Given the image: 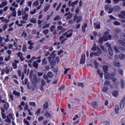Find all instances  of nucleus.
I'll return each mask as SVG.
<instances>
[{
	"label": "nucleus",
	"instance_id": "7",
	"mask_svg": "<svg viewBox=\"0 0 125 125\" xmlns=\"http://www.w3.org/2000/svg\"><path fill=\"white\" fill-rule=\"evenodd\" d=\"M55 52H56V51L54 50L52 52V53H51L50 54V56L47 57L49 62H50V61L51 60L52 58V59H54V58H55V57H56V55L55 54Z\"/></svg>",
	"mask_w": 125,
	"mask_h": 125
},
{
	"label": "nucleus",
	"instance_id": "45",
	"mask_svg": "<svg viewBox=\"0 0 125 125\" xmlns=\"http://www.w3.org/2000/svg\"><path fill=\"white\" fill-rule=\"evenodd\" d=\"M20 59L21 62H23L25 60V58L23 57V53H21V56L20 57Z\"/></svg>",
	"mask_w": 125,
	"mask_h": 125
},
{
	"label": "nucleus",
	"instance_id": "39",
	"mask_svg": "<svg viewBox=\"0 0 125 125\" xmlns=\"http://www.w3.org/2000/svg\"><path fill=\"white\" fill-rule=\"evenodd\" d=\"M43 108L44 109H47L48 108V103L45 102V103L43 105Z\"/></svg>",
	"mask_w": 125,
	"mask_h": 125
},
{
	"label": "nucleus",
	"instance_id": "28",
	"mask_svg": "<svg viewBox=\"0 0 125 125\" xmlns=\"http://www.w3.org/2000/svg\"><path fill=\"white\" fill-rule=\"evenodd\" d=\"M119 58L121 60H124V59H125V55L124 54L121 53L119 55Z\"/></svg>",
	"mask_w": 125,
	"mask_h": 125
},
{
	"label": "nucleus",
	"instance_id": "48",
	"mask_svg": "<svg viewBox=\"0 0 125 125\" xmlns=\"http://www.w3.org/2000/svg\"><path fill=\"white\" fill-rule=\"evenodd\" d=\"M98 106V104H97V102H94L92 104V107L93 108H96Z\"/></svg>",
	"mask_w": 125,
	"mask_h": 125
},
{
	"label": "nucleus",
	"instance_id": "31",
	"mask_svg": "<svg viewBox=\"0 0 125 125\" xmlns=\"http://www.w3.org/2000/svg\"><path fill=\"white\" fill-rule=\"evenodd\" d=\"M47 77L49 78H52L53 77V73L51 71H49L47 74Z\"/></svg>",
	"mask_w": 125,
	"mask_h": 125
},
{
	"label": "nucleus",
	"instance_id": "51",
	"mask_svg": "<svg viewBox=\"0 0 125 125\" xmlns=\"http://www.w3.org/2000/svg\"><path fill=\"white\" fill-rule=\"evenodd\" d=\"M111 8V5H106L104 7L105 10H109Z\"/></svg>",
	"mask_w": 125,
	"mask_h": 125
},
{
	"label": "nucleus",
	"instance_id": "14",
	"mask_svg": "<svg viewBox=\"0 0 125 125\" xmlns=\"http://www.w3.org/2000/svg\"><path fill=\"white\" fill-rule=\"evenodd\" d=\"M86 28H87V23H84L82 27V31L83 33H84L86 30Z\"/></svg>",
	"mask_w": 125,
	"mask_h": 125
},
{
	"label": "nucleus",
	"instance_id": "50",
	"mask_svg": "<svg viewBox=\"0 0 125 125\" xmlns=\"http://www.w3.org/2000/svg\"><path fill=\"white\" fill-rule=\"evenodd\" d=\"M108 87L104 86L103 88L102 91H103V92H107V91H108Z\"/></svg>",
	"mask_w": 125,
	"mask_h": 125
},
{
	"label": "nucleus",
	"instance_id": "54",
	"mask_svg": "<svg viewBox=\"0 0 125 125\" xmlns=\"http://www.w3.org/2000/svg\"><path fill=\"white\" fill-rule=\"evenodd\" d=\"M4 60L6 62L9 61L10 60V56H7V57H5Z\"/></svg>",
	"mask_w": 125,
	"mask_h": 125
},
{
	"label": "nucleus",
	"instance_id": "16",
	"mask_svg": "<svg viewBox=\"0 0 125 125\" xmlns=\"http://www.w3.org/2000/svg\"><path fill=\"white\" fill-rule=\"evenodd\" d=\"M94 28H96V29H100L101 28V23L100 22L97 23V22L94 23Z\"/></svg>",
	"mask_w": 125,
	"mask_h": 125
},
{
	"label": "nucleus",
	"instance_id": "41",
	"mask_svg": "<svg viewBox=\"0 0 125 125\" xmlns=\"http://www.w3.org/2000/svg\"><path fill=\"white\" fill-rule=\"evenodd\" d=\"M66 35H67V32H65L64 34H62V36L60 37V41H62Z\"/></svg>",
	"mask_w": 125,
	"mask_h": 125
},
{
	"label": "nucleus",
	"instance_id": "8",
	"mask_svg": "<svg viewBox=\"0 0 125 125\" xmlns=\"http://www.w3.org/2000/svg\"><path fill=\"white\" fill-rule=\"evenodd\" d=\"M78 3H79V0H78L75 1H73L72 2V1L70 0L68 2V5L69 6H72V7H75V6L76 5V4H78Z\"/></svg>",
	"mask_w": 125,
	"mask_h": 125
},
{
	"label": "nucleus",
	"instance_id": "2",
	"mask_svg": "<svg viewBox=\"0 0 125 125\" xmlns=\"http://www.w3.org/2000/svg\"><path fill=\"white\" fill-rule=\"evenodd\" d=\"M109 68V66L108 65H104L103 66V71L104 73V79L106 80H109V79H112V77H114V74L108 73V69Z\"/></svg>",
	"mask_w": 125,
	"mask_h": 125
},
{
	"label": "nucleus",
	"instance_id": "33",
	"mask_svg": "<svg viewBox=\"0 0 125 125\" xmlns=\"http://www.w3.org/2000/svg\"><path fill=\"white\" fill-rule=\"evenodd\" d=\"M108 52L110 56H112L113 54V50H112V48H108Z\"/></svg>",
	"mask_w": 125,
	"mask_h": 125
},
{
	"label": "nucleus",
	"instance_id": "62",
	"mask_svg": "<svg viewBox=\"0 0 125 125\" xmlns=\"http://www.w3.org/2000/svg\"><path fill=\"white\" fill-rule=\"evenodd\" d=\"M42 109L41 108H39L37 111L35 113V115H39V114H41V111Z\"/></svg>",
	"mask_w": 125,
	"mask_h": 125
},
{
	"label": "nucleus",
	"instance_id": "59",
	"mask_svg": "<svg viewBox=\"0 0 125 125\" xmlns=\"http://www.w3.org/2000/svg\"><path fill=\"white\" fill-rule=\"evenodd\" d=\"M114 9H115L116 11H119V10H120L121 7H120V6H115L114 7Z\"/></svg>",
	"mask_w": 125,
	"mask_h": 125
},
{
	"label": "nucleus",
	"instance_id": "56",
	"mask_svg": "<svg viewBox=\"0 0 125 125\" xmlns=\"http://www.w3.org/2000/svg\"><path fill=\"white\" fill-rule=\"evenodd\" d=\"M54 29H55V25H52V26H51V27L50 28V32H54Z\"/></svg>",
	"mask_w": 125,
	"mask_h": 125
},
{
	"label": "nucleus",
	"instance_id": "40",
	"mask_svg": "<svg viewBox=\"0 0 125 125\" xmlns=\"http://www.w3.org/2000/svg\"><path fill=\"white\" fill-rule=\"evenodd\" d=\"M118 42H119V43H120V44L123 45V46L125 47V42H124L122 40H118Z\"/></svg>",
	"mask_w": 125,
	"mask_h": 125
},
{
	"label": "nucleus",
	"instance_id": "4",
	"mask_svg": "<svg viewBox=\"0 0 125 125\" xmlns=\"http://www.w3.org/2000/svg\"><path fill=\"white\" fill-rule=\"evenodd\" d=\"M13 70V68H12V67H11L10 68H9V67L7 66L5 68H3L1 71V76H3L4 75V72L6 74H9V72H11Z\"/></svg>",
	"mask_w": 125,
	"mask_h": 125
},
{
	"label": "nucleus",
	"instance_id": "26",
	"mask_svg": "<svg viewBox=\"0 0 125 125\" xmlns=\"http://www.w3.org/2000/svg\"><path fill=\"white\" fill-rule=\"evenodd\" d=\"M49 62H50V64L51 66H55V65H56V61L54 59L51 60Z\"/></svg>",
	"mask_w": 125,
	"mask_h": 125
},
{
	"label": "nucleus",
	"instance_id": "20",
	"mask_svg": "<svg viewBox=\"0 0 125 125\" xmlns=\"http://www.w3.org/2000/svg\"><path fill=\"white\" fill-rule=\"evenodd\" d=\"M113 65L115 66V67H118V68H120V67H121V62H118L115 61L113 62Z\"/></svg>",
	"mask_w": 125,
	"mask_h": 125
},
{
	"label": "nucleus",
	"instance_id": "44",
	"mask_svg": "<svg viewBox=\"0 0 125 125\" xmlns=\"http://www.w3.org/2000/svg\"><path fill=\"white\" fill-rule=\"evenodd\" d=\"M49 26H50V23H48L42 26L43 29H46V28H49Z\"/></svg>",
	"mask_w": 125,
	"mask_h": 125
},
{
	"label": "nucleus",
	"instance_id": "25",
	"mask_svg": "<svg viewBox=\"0 0 125 125\" xmlns=\"http://www.w3.org/2000/svg\"><path fill=\"white\" fill-rule=\"evenodd\" d=\"M120 81H121L120 85L121 86V88L124 89L125 88V81H124L123 79H120Z\"/></svg>",
	"mask_w": 125,
	"mask_h": 125
},
{
	"label": "nucleus",
	"instance_id": "49",
	"mask_svg": "<svg viewBox=\"0 0 125 125\" xmlns=\"http://www.w3.org/2000/svg\"><path fill=\"white\" fill-rule=\"evenodd\" d=\"M15 24L18 25L19 27H22L23 26L22 24H19V21L17 20L15 22Z\"/></svg>",
	"mask_w": 125,
	"mask_h": 125
},
{
	"label": "nucleus",
	"instance_id": "24",
	"mask_svg": "<svg viewBox=\"0 0 125 125\" xmlns=\"http://www.w3.org/2000/svg\"><path fill=\"white\" fill-rule=\"evenodd\" d=\"M109 34H110V32L108 31H106L104 32V36L103 37L104 38H106V40L108 41L107 37H108Z\"/></svg>",
	"mask_w": 125,
	"mask_h": 125
},
{
	"label": "nucleus",
	"instance_id": "17",
	"mask_svg": "<svg viewBox=\"0 0 125 125\" xmlns=\"http://www.w3.org/2000/svg\"><path fill=\"white\" fill-rule=\"evenodd\" d=\"M125 11H122L121 14L118 15V17L119 18H125Z\"/></svg>",
	"mask_w": 125,
	"mask_h": 125
},
{
	"label": "nucleus",
	"instance_id": "35",
	"mask_svg": "<svg viewBox=\"0 0 125 125\" xmlns=\"http://www.w3.org/2000/svg\"><path fill=\"white\" fill-rule=\"evenodd\" d=\"M9 99H10L12 101H13L14 100V96H13V94L10 93L9 95Z\"/></svg>",
	"mask_w": 125,
	"mask_h": 125
},
{
	"label": "nucleus",
	"instance_id": "10",
	"mask_svg": "<svg viewBox=\"0 0 125 125\" xmlns=\"http://www.w3.org/2000/svg\"><path fill=\"white\" fill-rule=\"evenodd\" d=\"M80 64H84V63H85V54H82V55L81 56V58L80 59Z\"/></svg>",
	"mask_w": 125,
	"mask_h": 125
},
{
	"label": "nucleus",
	"instance_id": "55",
	"mask_svg": "<svg viewBox=\"0 0 125 125\" xmlns=\"http://www.w3.org/2000/svg\"><path fill=\"white\" fill-rule=\"evenodd\" d=\"M114 32L117 34H119V33H121V32H122V30L119 28H116V29H115Z\"/></svg>",
	"mask_w": 125,
	"mask_h": 125
},
{
	"label": "nucleus",
	"instance_id": "64",
	"mask_svg": "<svg viewBox=\"0 0 125 125\" xmlns=\"http://www.w3.org/2000/svg\"><path fill=\"white\" fill-rule=\"evenodd\" d=\"M64 88H65V85L63 84L61 86L60 88H59V90H60V91H61V90L64 89Z\"/></svg>",
	"mask_w": 125,
	"mask_h": 125
},
{
	"label": "nucleus",
	"instance_id": "1",
	"mask_svg": "<svg viewBox=\"0 0 125 125\" xmlns=\"http://www.w3.org/2000/svg\"><path fill=\"white\" fill-rule=\"evenodd\" d=\"M2 118L3 120H5V121L6 123H9V124H11V120L14 121V118H13V114L12 113H10L9 114L6 115L5 113L1 114Z\"/></svg>",
	"mask_w": 125,
	"mask_h": 125
},
{
	"label": "nucleus",
	"instance_id": "42",
	"mask_svg": "<svg viewBox=\"0 0 125 125\" xmlns=\"http://www.w3.org/2000/svg\"><path fill=\"white\" fill-rule=\"evenodd\" d=\"M115 110L116 113L118 114V113L119 112V111L120 110V108L119 107V105H115Z\"/></svg>",
	"mask_w": 125,
	"mask_h": 125
},
{
	"label": "nucleus",
	"instance_id": "12",
	"mask_svg": "<svg viewBox=\"0 0 125 125\" xmlns=\"http://www.w3.org/2000/svg\"><path fill=\"white\" fill-rule=\"evenodd\" d=\"M125 97H124L120 103V108L121 109H124L125 107Z\"/></svg>",
	"mask_w": 125,
	"mask_h": 125
},
{
	"label": "nucleus",
	"instance_id": "18",
	"mask_svg": "<svg viewBox=\"0 0 125 125\" xmlns=\"http://www.w3.org/2000/svg\"><path fill=\"white\" fill-rule=\"evenodd\" d=\"M112 95L113 97H118L119 96V91L117 90L113 91Z\"/></svg>",
	"mask_w": 125,
	"mask_h": 125
},
{
	"label": "nucleus",
	"instance_id": "32",
	"mask_svg": "<svg viewBox=\"0 0 125 125\" xmlns=\"http://www.w3.org/2000/svg\"><path fill=\"white\" fill-rule=\"evenodd\" d=\"M42 65H46L47 64V62L46 61V59L45 58L42 60Z\"/></svg>",
	"mask_w": 125,
	"mask_h": 125
},
{
	"label": "nucleus",
	"instance_id": "60",
	"mask_svg": "<svg viewBox=\"0 0 125 125\" xmlns=\"http://www.w3.org/2000/svg\"><path fill=\"white\" fill-rule=\"evenodd\" d=\"M49 32V30H48V29H45L43 31V33L45 35H47Z\"/></svg>",
	"mask_w": 125,
	"mask_h": 125
},
{
	"label": "nucleus",
	"instance_id": "37",
	"mask_svg": "<svg viewBox=\"0 0 125 125\" xmlns=\"http://www.w3.org/2000/svg\"><path fill=\"white\" fill-rule=\"evenodd\" d=\"M44 116H45V117H46L47 118H51V114L47 112H46L45 113Z\"/></svg>",
	"mask_w": 125,
	"mask_h": 125
},
{
	"label": "nucleus",
	"instance_id": "58",
	"mask_svg": "<svg viewBox=\"0 0 125 125\" xmlns=\"http://www.w3.org/2000/svg\"><path fill=\"white\" fill-rule=\"evenodd\" d=\"M38 5H39V1L38 0L35 1L33 3V6H38Z\"/></svg>",
	"mask_w": 125,
	"mask_h": 125
},
{
	"label": "nucleus",
	"instance_id": "19",
	"mask_svg": "<svg viewBox=\"0 0 125 125\" xmlns=\"http://www.w3.org/2000/svg\"><path fill=\"white\" fill-rule=\"evenodd\" d=\"M3 106L5 110L7 111L9 108V104L7 102H6L5 104H4Z\"/></svg>",
	"mask_w": 125,
	"mask_h": 125
},
{
	"label": "nucleus",
	"instance_id": "9",
	"mask_svg": "<svg viewBox=\"0 0 125 125\" xmlns=\"http://www.w3.org/2000/svg\"><path fill=\"white\" fill-rule=\"evenodd\" d=\"M17 64H19V61L15 60L14 62L12 63L13 69H16L18 68Z\"/></svg>",
	"mask_w": 125,
	"mask_h": 125
},
{
	"label": "nucleus",
	"instance_id": "22",
	"mask_svg": "<svg viewBox=\"0 0 125 125\" xmlns=\"http://www.w3.org/2000/svg\"><path fill=\"white\" fill-rule=\"evenodd\" d=\"M70 31H71V32L69 33V34L66 35V38H71V37L73 36V29L69 30L68 32H70Z\"/></svg>",
	"mask_w": 125,
	"mask_h": 125
},
{
	"label": "nucleus",
	"instance_id": "34",
	"mask_svg": "<svg viewBox=\"0 0 125 125\" xmlns=\"http://www.w3.org/2000/svg\"><path fill=\"white\" fill-rule=\"evenodd\" d=\"M61 20V17H60L59 15H57L56 16L54 19V21H57L58 20Z\"/></svg>",
	"mask_w": 125,
	"mask_h": 125
},
{
	"label": "nucleus",
	"instance_id": "61",
	"mask_svg": "<svg viewBox=\"0 0 125 125\" xmlns=\"http://www.w3.org/2000/svg\"><path fill=\"white\" fill-rule=\"evenodd\" d=\"M110 81L106 80L104 82V85H110Z\"/></svg>",
	"mask_w": 125,
	"mask_h": 125
},
{
	"label": "nucleus",
	"instance_id": "21",
	"mask_svg": "<svg viewBox=\"0 0 125 125\" xmlns=\"http://www.w3.org/2000/svg\"><path fill=\"white\" fill-rule=\"evenodd\" d=\"M7 5V1L2 2L0 4V8H3L4 6Z\"/></svg>",
	"mask_w": 125,
	"mask_h": 125
},
{
	"label": "nucleus",
	"instance_id": "23",
	"mask_svg": "<svg viewBox=\"0 0 125 125\" xmlns=\"http://www.w3.org/2000/svg\"><path fill=\"white\" fill-rule=\"evenodd\" d=\"M13 94H14V95H15V96H18V97H20V95H21V94L17 92L16 90L13 91Z\"/></svg>",
	"mask_w": 125,
	"mask_h": 125
},
{
	"label": "nucleus",
	"instance_id": "5",
	"mask_svg": "<svg viewBox=\"0 0 125 125\" xmlns=\"http://www.w3.org/2000/svg\"><path fill=\"white\" fill-rule=\"evenodd\" d=\"M31 82L33 85H37V83H39V79H38V76L37 75L34 74L33 75V78L31 80Z\"/></svg>",
	"mask_w": 125,
	"mask_h": 125
},
{
	"label": "nucleus",
	"instance_id": "11",
	"mask_svg": "<svg viewBox=\"0 0 125 125\" xmlns=\"http://www.w3.org/2000/svg\"><path fill=\"white\" fill-rule=\"evenodd\" d=\"M24 110L25 112H26V111H28V115L29 116H32L33 115L32 114V112H31V110H30V109H29V105L26 104L24 108Z\"/></svg>",
	"mask_w": 125,
	"mask_h": 125
},
{
	"label": "nucleus",
	"instance_id": "3",
	"mask_svg": "<svg viewBox=\"0 0 125 125\" xmlns=\"http://www.w3.org/2000/svg\"><path fill=\"white\" fill-rule=\"evenodd\" d=\"M6 39H5L4 37H1L0 36V46H1L2 47H3V46H4V44H5V43L4 42H2V41H4L5 42H10L9 35H7L6 36ZM1 43H3L4 44Z\"/></svg>",
	"mask_w": 125,
	"mask_h": 125
},
{
	"label": "nucleus",
	"instance_id": "63",
	"mask_svg": "<svg viewBox=\"0 0 125 125\" xmlns=\"http://www.w3.org/2000/svg\"><path fill=\"white\" fill-rule=\"evenodd\" d=\"M114 24L116 26H120V25H121V23L118 21H115L114 22Z\"/></svg>",
	"mask_w": 125,
	"mask_h": 125
},
{
	"label": "nucleus",
	"instance_id": "29",
	"mask_svg": "<svg viewBox=\"0 0 125 125\" xmlns=\"http://www.w3.org/2000/svg\"><path fill=\"white\" fill-rule=\"evenodd\" d=\"M28 17H29V14H25L23 16H22V19H23V20H25V21H27Z\"/></svg>",
	"mask_w": 125,
	"mask_h": 125
},
{
	"label": "nucleus",
	"instance_id": "38",
	"mask_svg": "<svg viewBox=\"0 0 125 125\" xmlns=\"http://www.w3.org/2000/svg\"><path fill=\"white\" fill-rule=\"evenodd\" d=\"M26 51H27V45H23L22 46V51L23 52H26Z\"/></svg>",
	"mask_w": 125,
	"mask_h": 125
},
{
	"label": "nucleus",
	"instance_id": "15",
	"mask_svg": "<svg viewBox=\"0 0 125 125\" xmlns=\"http://www.w3.org/2000/svg\"><path fill=\"white\" fill-rule=\"evenodd\" d=\"M114 77H115L114 75ZM114 77L110 76V77L111 78H109V79H112V82L113 83H114V85H118V83H119V82H117V83H117V79L116 78H114Z\"/></svg>",
	"mask_w": 125,
	"mask_h": 125
},
{
	"label": "nucleus",
	"instance_id": "57",
	"mask_svg": "<svg viewBox=\"0 0 125 125\" xmlns=\"http://www.w3.org/2000/svg\"><path fill=\"white\" fill-rule=\"evenodd\" d=\"M23 123L26 125H30V123L29 122V121H27L26 119H24L23 120Z\"/></svg>",
	"mask_w": 125,
	"mask_h": 125
},
{
	"label": "nucleus",
	"instance_id": "36",
	"mask_svg": "<svg viewBox=\"0 0 125 125\" xmlns=\"http://www.w3.org/2000/svg\"><path fill=\"white\" fill-rule=\"evenodd\" d=\"M118 72L121 76H123L124 75V70H123V69L120 68L118 69Z\"/></svg>",
	"mask_w": 125,
	"mask_h": 125
},
{
	"label": "nucleus",
	"instance_id": "6",
	"mask_svg": "<svg viewBox=\"0 0 125 125\" xmlns=\"http://www.w3.org/2000/svg\"><path fill=\"white\" fill-rule=\"evenodd\" d=\"M82 19H83V17H82V16H80L79 17H78V15L76 14L74 16L73 20L74 21H76V23H80L81 21H82Z\"/></svg>",
	"mask_w": 125,
	"mask_h": 125
},
{
	"label": "nucleus",
	"instance_id": "43",
	"mask_svg": "<svg viewBox=\"0 0 125 125\" xmlns=\"http://www.w3.org/2000/svg\"><path fill=\"white\" fill-rule=\"evenodd\" d=\"M30 21L31 23H33V24H36V23H37V20L35 18L30 19Z\"/></svg>",
	"mask_w": 125,
	"mask_h": 125
},
{
	"label": "nucleus",
	"instance_id": "53",
	"mask_svg": "<svg viewBox=\"0 0 125 125\" xmlns=\"http://www.w3.org/2000/svg\"><path fill=\"white\" fill-rule=\"evenodd\" d=\"M66 31V29L62 27L61 29V31L59 32V35H61V34H63V33H64V32Z\"/></svg>",
	"mask_w": 125,
	"mask_h": 125
},
{
	"label": "nucleus",
	"instance_id": "52",
	"mask_svg": "<svg viewBox=\"0 0 125 125\" xmlns=\"http://www.w3.org/2000/svg\"><path fill=\"white\" fill-rule=\"evenodd\" d=\"M17 15V13L16 11L13 12L11 14V16H12L13 17H16V16Z\"/></svg>",
	"mask_w": 125,
	"mask_h": 125
},
{
	"label": "nucleus",
	"instance_id": "46",
	"mask_svg": "<svg viewBox=\"0 0 125 125\" xmlns=\"http://www.w3.org/2000/svg\"><path fill=\"white\" fill-rule=\"evenodd\" d=\"M29 105L30 106H33V107H36V104L35 102H29Z\"/></svg>",
	"mask_w": 125,
	"mask_h": 125
},
{
	"label": "nucleus",
	"instance_id": "13",
	"mask_svg": "<svg viewBox=\"0 0 125 125\" xmlns=\"http://www.w3.org/2000/svg\"><path fill=\"white\" fill-rule=\"evenodd\" d=\"M107 41H108V40H106V38H104L103 36L99 39V40H98V42H99V43H100V44H102V43H103V42H107Z\"/></svg>",
	"mask_w": 125,
	"mask_h": 125
},
{
	"label": "nucleus",
	"instance_id": "30",
	"mask_svg": "<svg viewBox=\"0 0 125 125\" xmlns=\"http://www.w3.org/2000/svg\"><path fill=\"white\" fill-rule=\"evenodd\" d=\"M33 66L34 68H35V69H37V68H39V63H38L36 62H33Z\"/></svg>",
	"mask_w": 125,
	"mask_h": 125
},
{
	"label": "nucleus",
	"instance_id": "47",
	"mask_svg": "<svg viewBox=\"0 0 125 125\" xmlns=\"http://www.w3.org/2000/svg\"><path fill=\"white\" fill-rule=\"evenodd\" d=\"M43 78L44 79H45V80H46V81H47V83H49L50 82V80H49L48 76L45 75L43 76Z\"/></svg>",
	"mask_w": 125,
	"mask_h": 125
},
{
	"label": "nucleus",
	"instance_id": "27",
	"mask_svg": "<svg viewBox=\"0 0 125 125\" xmlns=\"http://www.w3.org/2000/svg\"><path fill=\"white\" fill-rule=\"evenodd\" d=\"M120 39L121 40H122V41H124L125 42V33H121L120 34Z\"/></svg>",
	"mask_w": 125,
	"mask_h": 125
}]
</instances>
